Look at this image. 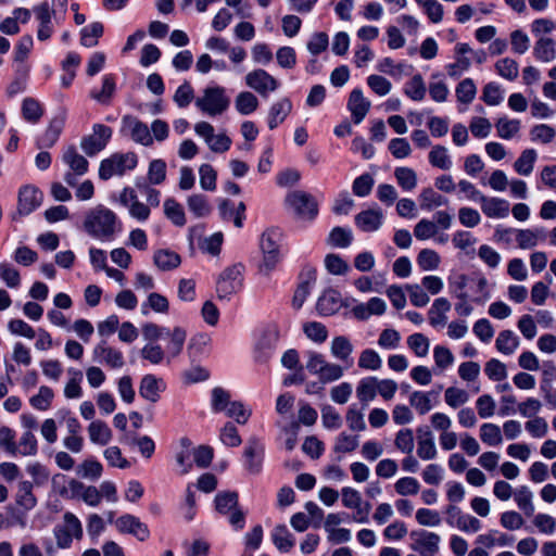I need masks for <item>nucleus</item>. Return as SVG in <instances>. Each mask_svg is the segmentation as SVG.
<instances>
[{
    "mask_svg": "<svg viewBox=\"0 0 556 556\" xmlns=\"http://www.w3.org/2000/svg\"><path fill=\"white\" fill-rule=\"evenodd\" d=\"M121 223L115 212L99 204L89 208L84 216L83 229L93 239L111 241L119 231Z\"/></svg>",
    "mask_w": 556,
    "mask_h": 556,
    "instance_id": "1",
    "label": "nucleus"
},
{
    "mask_svg": "<svg viewBox=\"0 0 556 556\" xmlns=\"http://www.w3.org/2000/svg\"><path fill=\"white\" fill-rule=\"evenodd\" d=\"M281 232L270 228L265 230L260 239V248L263 254L260 270L266 275L274 270L280 262Z\"/></svg>",
    "mask_w": 556,
    "mask_h": 556,
    "instance_id": "2",
    "label": "nucleus"
},
{
    "mask_svg": "<svg viewBox=\"0 0 556 556\" xmlns=\"http://www.w3.org/2000/svg\"><path fill=\"white\" fill-rule=\"evenodd\" d=\"M194 104L202 113L217 116L228 110L230 100L224 87L213 86L206 87L203 94L195 99Z\"/></svg>",
    "mask_w": 556,
    "mask_h": 556,
    "instance_id": "3",
    "label": "nucleus"
},
{
    "mask_svg": "<svg viewBox=\"0 0 556 556\" xmlns=\"http://www.w3.org/2000/svg\"><path fill=\"white\" fill-rule=\"evenodd\" d=\"M215 508L222 515H227L229 523L237 531L242 530L245 525V513L239 507L237 492L223 491L214 498Z\"/></svg>",
    "mask_w": 556,
    "mask_h": 556,
    "instance_id": "4",
    "label": "nucleus"
},
{
    "mask_svg": "<svg viewBox=\"0 0 556 556\" xmlns=\"http://www.w3.org/2000/svg\"><path fill=\"white\" fill-rule=\"evenodd\" d=\"M137 165V156L135 153H114L110 157L104 159L100 163L99 177L108 180L113 176H122L127 170H131Z\"/></svg>",
    "mask_w": 556,
    "mask_h": 556,
    "instance_id": "5",
    "label": "nucleus"
},
{
    "mask_svg": "<svg viewBox=\"0 0 556 556\" xmlns=\"http://www.w3.org/2000/svg\"><path fill=\"white\" fill-rule=\"evenodd\" d=\"M286 204L302 219L313 220L318 214V204L315 198L302 190L290 192L286 197Z\"/></svg>",
    "mask_w": 556,
    "mask_h": 556,
    "instance_id": "6",
    "label": "nucleus"
},
{
    "mask_svg": "<svg viewBox=\"0 0 556 556\" xmlns=\"http://www.w3.org/2000/svg\"><path fill=\"white\" fill-rule=\"evenodd\" d=\"M453 216L445 211H438L433 220L422 218L414 227V235L418 240H428L437 237L439 228L448 229L452 226Z\"/></svg>",
    "mask_w": 556,
    "mask_h": 556,
    "instance_id": "7",
    "label": "nucleus"
},
{
    "mask_svg": "<svg viewBox=\"0 0 556 556\" xmlns=\"http://www.w3.org/2000/svg\"><path fill=\"white\" fill-rule=\"evenodd\" d=\"M194 131L198 136L203 138L208 149L214 153L227 152L232 143V140L226 132L215 134L213 125L208 122H199L194 125Z\"/></svg>",
    "mask_w": 556,
    "mask_h": 556,
    "instance_id": "8",
    "label": "nucleus"
},
{
    "mask_svg": "<svg viewBox=\"0 0 556 556\" xmlns=\"http://www.w3.org/2000/svg\"><path fill=\"white\" fill-rule=\"evenodd\" d=\"M242 270L243 266L236 264L226 268L220 274L216 283V292L219 299H229L240 290L242 286Z\"/></svg>",
    "mask_w": 556,
    "mask_h": 556,
    "instance_id": "9",
    "label": "nucleus"
},
{
    "mask_svg": "<svg viewBox=\"0 0 556 556\" xmlns=\"http://www.w3.org/2000/svg\"><path fill=\"white\" fill-rule=\"evenodd\" d=\"M113 130L103 124H94L92 132L83 137L80 148L88 156H93L102 151L111 140Z\"/></svg>",
    "mask_w": 556,
    "mask_h": 556,
    "instance_id": "10",
    "label": "nucleus"
},
{
    "mask_svg": "<svg viewBox=\"0 0 556 556\" xmlns=\"http://www.w3.org/2000/svg\"><path fill=\"white\" fill-rule=\"evenodd\" d=\"M43 200V193L34 185H25L20 188L17 195V208L13 219L27 216L37 210Z\"/></svg>",
    "mask_w": 556,
    "mask_h": 556,
    "instance_id": "11",
    "label": "nucleus"
},
{
    "mask_svg": "<svg viewBox=\"0 0 556 556\" xmlns=\"http://www.w3.org/2000/svg\"><path fill=\"white\" fill-rule=\"evenodd\" d=\"M410 548L420 556H435L440 549L441 536L427 530L410 532Z\"/></svg>",
    "mask_w": 556,
    "mask_h": 556,
    "instance_id": "12",
    "label": "nucleus"
},
{
    "mask_svg": "<svg viewBox=\"0 0 556 556\" xmlns=\"http://www.w3.org/2000/svg\"><path fill=\"white\" fill-rule=\"evenodd\" d=\"M121 132L142 146L149 147L153 143V137L148 125L132 115L123 116Z\"/></svg>",
    "mask_w": 556,
    "mask_h": 556,
    "instance_id": "13",
    "label": "nucleus"
},
{
    "mask_svg": "<svg viewBox=\"0 0 556 556\" xmlns=\"http://www.w3.org/2000/svg\"><path fill=\"white\" fill-rule=\"evenodd\" d=\"M245 85L256 91L262 97L276 91L279 88V81L263 68H256L248 73L244 77Z\"/></svg>",
    "mask_w": 556,
    "mask_h": 556,
    "instance_id": "14",
    "label": "nucleus"
},
{
    "mask_svg": "<svg viewBox=\"0 0 556 556\" xmlns=\"http://www.w3.org/2000/svg\"><path fill=\"white\" fill-rule=\"evenodd\" d=\"M33 12L35 14L36 20L39 23L37 30V38L40 41L48 40L53 31V18H56V10L50 9V5L47 1L41 2L33 8Z\"/></svg>",
    "mask_w": 556,
    "mask_h": 556,
    "instance_id": "15",
    "label": "nucleus"
},
{
    "mask_svg": "<svg viewBox=\"0 0 556 556\" xmlns=\"http://www.w3.org/2000/svg\"><path fill=\"white\" fill-rule=\"evenodd\" d=\"M92 358L94 362L113 369L122 368L125 365L123 353L109 345L105 340L94 345L92 350Z\"/></svg>",
    "mask_w": 556,
    "mask_h": 556,
    "instance_id": "16",
    "label": "nucleus"
},
{
    "mask_svg": "<svg viewBox=\"0 0 556 556\" xmlns=\"http://www.w3.org/2000/svg\"><path fill=\"white\" fill-rule=\"evenodd\" d=\"M63 161L72 170L65 174L64 179L70 186H75L76 176H83L86 174L89 163L84 155L77 152L74 146L68 147L65 150Z\"/></svg>",
    "mask_w": 556,
    "mask_h": 556,
    "instance_id": "17",
    "label": "nucleus"
},
{
    "mask_svg": "<svg viewBox=\"0 0 556 556\" xmlns=\"http://www.w3.org/2000/svg\"><path fill=\"white\" fill-rule=\"evenodd\" d=\"M244 467L252 473L256 475L262 469V463L264 457V445L256 438H250L244 447Z\"/></svg>",
    "mask_w": 556,
    "mask_h": 556,
    "instance_id": "18",
    "label": "nucleus"
},
{
    "mask_svg": "<svg viewBox=\"0 0 556 556\" xmlns=\"http://www.w3.org/2000/svg\"><path fill=\"white\" fill-rule=\"evenodd\" d=\"M115 526L121 533L132 534L139 541H146L150 535L147 525L130 514H126L117 518Z\"/></svg>",
    "mask_w": 556,
    "mask_h": 556,
    "instance_id": "19",
    "label": "nucleus"
},
{
    "mask_svg": "<svg viewBox=\"0 0 556 556\" xmlns=\"http://www.w3.org/2000/svg\"><path fill=\"white\" fill-rule=\"evenodd\" d=\"M370 108V101L364 97L361 89L355 88L351 91L348 100V110L350 111L355 124H359L364 121Z\"/></svg>",
    "mask_w": 556,
    "mask_h": 556,
    "instance_id": "20",
    "label": "nucleus"
},
{
    "mask_svg": "<svg viewBox=\"0 0 556 556\" xmlns=\"http://www.w3.org/2000/svg\"><path fill=\"white\" fill-rule=\"evenodd\" d=\"M165 390V382L163 379L155 377L152 374L144 375L141 378L139 386V394L152 402L155 403L160 399V393Z\"/></svg>",
    "mask_w": 556,
    "mask_h": 556,
    "instance_id": "21",
    "label": "nucleus"
},
{
    "mask_svg": "<svg viewBox=\"0 0 556 556\" xmlns=\"http://www.w3.org/2000/svg\"><path fill=\"white\" fill-rule=\"evenodd\" d=\"M383 223V213L380 208H368L355 216L356 226L364 232L377 231Z\"/></svg>",
    "mask_w": 556,
    "mask_h": 556,
    "instance_id": "22",
    "label": "nucleus"
},
{
    "mask_svg": "<svg viewBox=\"0 0 556 556\" xmlns=\"http://www.w3.org/2000/svg\"><path fill=\"white\" fill-rule=\"evenodd\" d=\"M417 433V456L422 460L434 459L438 451L432 432L427 428H418Z\"/></svg>",
    "mask_w": 556,
    "mask_h": 556,
    "instance_id": "23",
    "label": "nucleus"
},
{
    "mask_svg": "<svg viewBox=\"0 0 556 556\" xmlns=\"http://www.w3.org/2000/svg\"><path fill=\"white\" fill-rule=\"evenodd\" d=\"M481 205L482 212L491 218H502L509 213V203L506 200L498 198L482 197L478 201Z\"/></svg>",
    "mask_w": 556,
    "mask_h": 556,
    "instance_id": "24",
    "label": "nucleus"
},
{
    "mask_svg": "<svg viewBox=\"0 0 556 556\" xmlns=\"http://www.w3.org/2000/svg\"><path fill=\"white\" fill-rule=\"evenodd\" d=\"M341 307V295L338 291L326 290L318 299L316 308L323 316H330L337 313Z\"/></svg>",
    "mask_w": 556,
    "mask_h": 556,
    "instance_id": "25",
    "label": "nucleus"
},
{
    "mask_svg": "<svg viewBox=\"0 0 556 556\" xmlns=\"http://www.w3.org/2000/svg\"><path fill=\"white\" fill-rule=\"evenodd\" d=\"M354 346L351 340L345 336H336L330 342V353L333 358L348 363L351 361Z\"/></svg>",
    "mask_w": 556,
    "mask_h": 556,
    "instance_id": "26",
    "label": "nucleus"
},
{
    "mask_svg": "<svg viewBox=\"0 0 556 556\" xmlns=\"http://www.w3.org/2000/svg\"><path fill=\"white\" fill-rule=\"evenodd\" d=\"M181 258L179 254L168 249L156 250L153 254V264L162 271H169L179 267Z\"/></svg>",
    "mask_w": 556,
    "mask_h": 556,
    "instance_id": "27",
    "label": "nucleus"
},
{
    "mask_svg": "<svg viewBox=\"0 0 556 556\" xmlns=\"http://www.w3.org/2000/svg\"><path fill=\"white\" fill-rule=\"evenodd\" d=\"M451 309V303L445 298L434 300L428 312L429 323L432 327H443L447 321L446 313Z\"/></svg>",
    "mask_w": 556,
    "mask_h": 556,
    "instance_id": "28",
    "label": "nucleus"
},
{
    "mask_svg": "<svg viewBox=\"0 0 556 556\" xmlns=\"http://www.w3.org/2000/svg\"><path fill=\"white\" fill-rule=\"evenodd\" d=\"M292 110V103L288 98L275 102L268 112V127L275 129L280 125Z\"/></svg>",
    "mask_w": 556,
    "mask_h": 556,
    "instance_id": "29",
    "label": "nucleus"
},
{
    "mask_svg": "<svg viewBox=\"0 0 556 556\" xmlns=\"http://www.w3.org/2000/svg\"><path fill=\"white\" fill-rule=\"evenodd\" d=\"M377 382L378 378L374 376L365 377L358 381L356 396L364 406H367L377 396Z\"/></svg>",
    "mask_w": 556,
    "mask_h": 556,
    "instance_id": "30",
    "label": "nucleus"
},
{
    "mask_svg": "<svg viewBox=\"0 0 556 556\" xmlns=\"http://www.w3.org/2000/svg\"><path fill=\"white\" fill-rule=\"evenodd\" d=\"M167 337L168 343L166 345L167 353V362L169 363L170 358L178 356L185 345L187 332L181 327H175L173 330H169V334H165Z\"/></svg>",
    "mask_w": 556,
    "mask_h": 556,
    "instance_id": "31",
    "label": "nucleus"
},
{
    "mask_svg": "<svg viewBox=\"0 0 556 556\" xmlns=\"http://www.w3.org/2000/svg\"><path fill=\"white\" fill-rule=\"evenodd\" d=\"M188 210L197 218H204L212 212V206L206 195L202 193H192L187 198Z\"/></svg>",
    "mask_w": 556,
    "mask_h": 556,
    "instance_id": "32",
    "label": "nucleus"
},
{
    "mask_svg": "<svg viewBox=\"0 0 556 556\" xmlns=\"http://www.w3.org/2000/svg\"><path fill=\"white\" fill-rule=\"evenodd\" d=\"M534 56L544 63H549L556 58L555 41L549 37H540L533 47Z\"/></svg>",
    "mask_w": 556,
    "mask_h": 556,
    "instance_id": "33",
    "label": "nucleus"
},
{
    "mask_svg": "<svg viewBox=\"0 0 556 556\" xmlns=\"http://www.w3.org/2000/svg\"><path fill=\"white\" fill-rule=\"evenodd\" d=\"M89 439L92 443L106 445L112 440V431L102 420H93L88 426Z\"/></svg>",
    "mask_w": 556,
    "mask_h": 556,
    "instance_id": "34",
    "label": "nucleus"
},
{
    "mask_svg": "<svg viewBox=\"0 0 556 556\" xmlns=\"http://www.w3.org/2000/svg\"><path fill=\"white\" fill-rule=\"evenodd\" d=\"M271 540L281 553H288L294 546V538L285 525H278L274 528Z\"/></svg>",
    "mask_w": 556,
    "mask_h": 556,
    "instance_id": "35",
    "label": "nucleus"
},
{
    "mask_svg": "<svg viewBox=\"0 0 556 556\" xmlns=\"http://www.w3.org/2000/svg\"><path fill=\"white\" fill-rule=\"evenodd\" d=\"M38 453V441L31 431H24L15 442V456H35Z\"/></svg>",
    "mask_w": 556,
    "mask_h": 556,
    "instance_id": "36",
    "label": "nucleus"
},
{
    "mask_svg": "<svg viewBox=\"0 0 556 556\" xmlns=\"http://www.w3.org/2000/svg\"><path fill=\"white\" fill-rule=\"evenodd\" d=\"M63 127H64V118L63 117L53 118L50 122L45 134L39 139L38 147L50 148V147L54 146V143L58 141V139L63 130Z\"/></svg>",
    "mask_w": 556,
    "mask_h": 556,
    "instance_id": "37",
    "label": "nucleus"
},
{
    "mask_svg": "<svg viewBox=\"0 0 556 556\" xmlns=\"http://www.w3.org/2000/svg\"><path fill=\"white\" fill-rule=\"evenodd\" d=\"M165 216L176 226L182 227L186 225V214L182 205L173 198H168L163 204Z\"/></svg>",
    "mask_w": 556,
    "mask_h": 556,
    "instance_id": "38",
    "label": "nucleus"
},
{
    "mask_svg": "<svg viewBox=\"0 0 556 556\" xmlns=\"http://www.w3.org/2000/svg\"><path fill=\"white\" fill-rule=\"evenodd\" d=\"M235 108L241 115H250L258 108V100L250 91H241L235 100Z\"/></svg>",
    "mask_w": 556,
    "mask_h": 556,
    "instance_id": "39",
    "label": "nucleus"
},
{
    "mask_svg": "<svg viewBox=\"0 0 556 556\" xmlns=\"http://www.w3.org/2000/svg\"><path fill=\"white\" fill-rule=\"evenodd\" d=\"M420 207L426 211H431L435 207L446 205L448 200L435 192L432 188L424 189L419 194Z\"/></svg>",
    "mask_w": 556,
    "mask_h": 556,
    "instance_id": "40",
    "label": "nucleus"
},
{
    "mask_svg": "<svg viewBox=\"0 0 556 556\" xmlns=\"http://www.w3.org/2000/svg\"><path fill=\"white\" fill-rule=\"evenodd\" d=\"M426 85L420 74L414 75L404 87V93L413 101H421L426 96Z\"/></svg>",
    "mask_w": 556,
    "mask_h": 556,
    "instance_id": "41",
    "label": "nucleus"
},
{
    "mask_svg": "<svg viewBox=\"0 0 556 556\" xmlns=\"http://www.w3.org/2000/svg\"><path fill=\"white\" fill-rule=\"evenodd\" d=\"M68 375L71 376L64 387V396L66 399H79L83 395L80 382L83 380V372L78 369L70 368Z\"/></svg>",
    "mask_w": 556,
    "mask_h": 556,
    "instance_id": "42",
    "label": "nucleus"
},
{
    "mask_svg": "<svg viewBox=\"0 0 556 556\" xmlns=\"http://www.w3.org/2000/svg\"><path fill=\"white\" fill-rule=\"evenodd\" d=\"M394 177L399 186L405 191H412L417 186V174L410 167H396L394 169Z\"/></svg>",
    "mask_w": 556,
    "mask_h": 556,
    "instance_id": "43",
    "label": "nucleus"
},
{
    "mask_svg": "<svg viewBox=\"0 0 556 556\" xmlns=\"http://www.w3.org/2000/svg\"><path fill=\"white\" fill-rule=\"evenodd\" d=\"M102 35L103 25L100 22L91 23L80 30V43L87 48L94 47Z\"/></svg>",
    "mask_w": 556,
    "mask_h": 556,
    "instance_id": "44",
    "label": "nucleus"
},
{
    "mask_svg": "<svg viewBox=\"0 0 556 556\" xmlns=\"http://www.w3.org/2000/svg\"><path fill=\"white\" fill-rule=\"evenodd\" d=\"M394 446L403 454H412L415 447L413 430L409 428L399 430L394 438Z\"/></svg>",
    "mask_w": 556,
    "mask_h": 556,
    "instance_id": "45",
    "label": "nucleus"
},
{
    "mask_svg": "<svg viewBox=\"0 0 556 556\" xmlns=\"http://www.w3.org/2000/svg\"><path fill=\"white\" fill-rule=\"evenodd\" d=\"M353 233L351 229L344 227H334L327 239L328 244L336 248H348L352 243Z\"/></svg>",
    "mask_w": 556,
    "mask_h": 556,
    "instance_id": "46",
    "label": "nucleus"
},
{
    "mask_svg": "<svg viewBox=\"0 0 556 556\" xmlns=\"http://www.w3.org/2000/svg\"><path fill=\"white\" fill-rule=\"evenodd\" d=\"M429 162L432 166L443 170L452 167V160L448 155L447 149L443 146H434L429 152Z\"/></svg>",
    "mask_w": 556,
    "mask_h": 556,
    "instance_id": "47",
    "label": "nucleus"
},
{
    "mask_svg": "<svg viewBox=\"0 0 556 556\" xmlns=\"http://www.w3.org/2000/svg\"><path fill=\"white\" fill-rule=\"evenodd\" d=\"M148 308H151L156 313L165 314L169 309V303L163 294L152 292L148 295L147 302H144L141 306L143 315L148 314Z\"/></svg>",
    "mask_w": 556,
    "mask_h": 556,
    "instance_id": "48",
    "label": "nucleus"
},
{
    "mask_svg": "<svg viewBox=\"0 0 556 556\" xmlns=\"http://www.w3.org/2000/svg\"><path fill=\"white\" fill-rule=\"evenodd\" d=\"M53 397V390L48 386H41L38 393L29 399V403L35 409L47 410L50 408Z\"/></svg>",
    "mask_w": 556,
    "mask_h": 556,
    "instance_id": "49",
    "label": "nucleus"
},
{
    "mask_svg": "<svg viewBox=\"0 0 556 556\" xmlns=\"http://www.w3.org/2000/svg\"><path fill=\"white\" fill-rule=\"evenodd\" d=\"M140 355L152 365H159L163 361L167 359L166 351L157 343H147L141 349Z\"/></svg>",
    "mask_w": 556,
    "mask_h": 556,
    "instance_id": "50",
    "label": "nucleus"
},
{
    "mask_svg": "<svg viewBox=\"0 0 556 556\" xmlns=\"http://www.w3.org/2000/svg\"><path fill=\"white\" fill-rule=\"evenodd\" d=\"M455 93L460 103L469 104L476 97L477 87L471 78H465L456 86Z\"/></svg>",
    "mask_w": 556,
    "mask_h": 556,
    "instance_id": "51",
    "label": "nucleus"
},
{
    "mask_svg": "<svg viewBox=\"0 0 556 556\" xmlns=\"http://www.w3.org/2000/svg\"><path fill=\"white\" fill-rule=\"evenodd\" d=\"M358 367L366 370H378L382 366L380 355L372 349H365L358 357Z\"/></svg>",
    "mask_w": 556,
    "mask_h": 556,
    "instance_id": "52",
    "label": "nucleus"
},
{
    "mask_svg": "<svg viewBox=\"0 0 556 556\" xmlns=\"http://www.w3.org/2000/svg\"><path fill=\"white\" fill-rule=\"evenodd\" d=\"M306 337L315 343L321 344L328 338V330L325 325L318 321H308L303 325Z\"/></svg>",
    "mask_w": 556,
    "mask_h": 556,
    "instance_id": "53",
    "label": "nucleus"
},
{
    "mask_svg": "<svg viewBox=\"0 0 556 556\" xmlns=\"http://www.w3.org/2000/svg\"><path fill=\"white\" fill-rule=\"evenodd\" d=\"M418 266L427 271L434 270L439 267L441 263V257L434 250L431 249H422L417 256Z\"/></svg>",
    "mask_w": 556,
    "mask_h": 556,
    "instance_id": "54",
    "label": "nucleus"
},
{
    "mask_svg": "<svg viewBox=\"0 0 556 556\" xmlns=\"http://www.w3.org/2000/svg\"><path fill=\"white\" fill-rule=\"evenodd\" d=\"M407 345L416 356L425 357L429 353L430 342L425 334L414 333L407 338Z\"/></svg>",
    "mask_w": 556,
    "mask_h": 556,
    "instance_id": "55",
    "label": "nucleus"
},
{
    "mask_svg": "<svg viewBox=\"0 0 556 556\" xmlns=\"http://www.w3.org/2000/svg\"><path fill=\"white\" fill-rule=\"evenodd\" d=\"M200 186L205 191L216 190L217 173L210 164H202L199 167Z\"/></svg>",
    "mask_w": 556,
    "mask_h": 556,
    "instance_id": "56",
    "label": "nucleus"
},
{
    "mask_svg": "<svg viewBox=\"0 0 556 556\" xmlns=\"http://www.w3.org/2000/svg\"><path fill=\"white\" fill-rule=\"evenodd\" d=\"M409 404L418 412V414H427L432 408L430 393L422 391H414L409 395Z\"/></svg>",
    "mask_w": 556,
    "mask_h": 556,
    "instance_id": "57",
    "label": "nucleus"
},
{
    "mask_svg": "<svg viewBox=\"0 0 556 556\" xmlns=\"http://www.w3.org/2000/svg\"><path fill=\"white\" fill-rule=\"evenodd\" d=\"M480 439L490 446L498 445L502 442L500 427L494 424H483L480 428Z\"/></svg>",
    "mask_w": 556,
    "mask_h": 556,
    "instance_id": "58",
    "label": "nucleus"
},
{
    "mask_svg": "<svg viewBox=\"0 0 556 556\" xmlns=\"http://www.w3.org/2000/svg\"><path fill=\"white\" fill-rule=\"evenodd\" d=\"M444 400L450 407L457 408L469 401V394L463 389L450 387L444 392Z\"/></svg>",
    "mask_w": 556,
    "mask_h": 556,
    "instance_id": "59",
    "label": "nucleus"
},
{
    "mask_svg": "<svg viewBox=\"0 0 556 556\" xmlns=\"http://www.w3.org/2000/svg\"><path fill=\"white\" fill-rule=\"evenodd\" d=\"M22 114L27 122L37 123L42 116V109L38 101L26 98L22 103Z\"/></svg>",
    "mask_w": 556,
    "mask_h": 556,
    "instance_id": "60",
    "label": "nucleus"
},
{
    "mask_svg": "<svg viewBox=\"0 0 556 556\" xmlns=\"http://www.w3.org/2000/svg\"><path fill=\"white\" fill-rule=\"evenodd\" d=\"M103 467L96 459H86L78 467L77 473L85 479L97 480L101 477Z\"/></svg>",
    "mask_w": 556,
    "mask_h": 556,
    "instance_id": "61",
    "label": "nucleus"
},
{
    "mask_svg": "<svg viewBox=\"0 0 556 556\" xmlns=\"http://www.w3.org/2000/svg\"><path fill=\"white\" fill-rule=\"evenodd\" d=\"M358 446V437L341 432L334 442L333 451L336 453H351Z\"/></svg>",
    "mask_w": 556,
    "mask_h": 556,
    "instance_id": "62",
    "label": "nucleus"
},
{
    "mask_svg": "<svg viewBox=\"0 0 556 556\" xmlns=\"http://www.w3.org/2000/svg\"><path fill=\"white\" fill-rule=\"evenodd\" d=\"M518 346V338L509 330L500 332L496 339V348L505 354L513 353Z\"/></svg>",
    "mask_w": 556,
    "mask_h": 556,
    "instance_id": "63",
    "label": "nucleus"
},
{
    "mask_svg": "<svg viewBox=\"0 0 556 556\" xmlns=\"http://www.w3.org/2000/svg\"><path fill=\"white\" fill-rule=\"evenodd\" d=\"M394 489L402 496L415 495L419 492L420 484L414 477H403L395 482Z\"/></svg>",
    "mask_w": 556,
    "mask_h": 556,
    "instance_id": "64",
    "label": "nucleus"
}]
</instances>
